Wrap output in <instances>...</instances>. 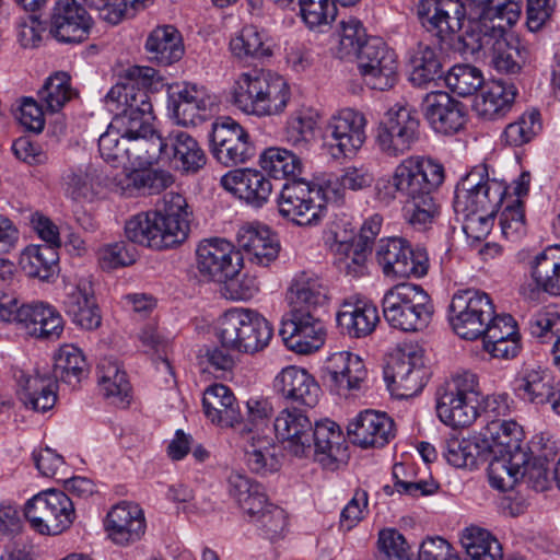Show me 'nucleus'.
I'll return each mask as SVG.
<instances>
[{
	"label": "nucleus",
	"mask_w": 560,
	"mask_h": 560,
	"mask_svg": "<svg viewBox=\"0 0 560 560\" xmlns=\"http://www.w3.org/2000/svg\"><path fill=\"white\" fill-rule=\"evenodd\" d=\"M190 215L185 197L170 192L163 210L133 215L126 222L125 234L132 243L153 249L171 248L187 238Z\"/></svg>",
	"instance_id": "nucleus-1"
},
{
	"label": "nucleus",
	"mask_w": 560,
	"mask_h": 560,
	"mask_svg": "<svg viewBox=\"0 0 560 560\" xmlns=\"http://www.w3.org/2000/svg\"><path fill=\"white\" fill-rule=\"evenodd\" d=\"M470 19L464 32L457 35L459 30H454L447 37L439 34H430L436 38L441 49H448L464 56H474L480 51L487 55L495 38L517 22L521 15V7L514 2L504 7L498 2L494 8L476 14Z\"/></svg>",
	"instance_id": "nucleus-2"
},
{
	"label": "nucleus",
	"mask_w": 560,
	"mask_h": 560,
	"mask_svg": "<svg viewBox=\"0 0 560 560\" xmlns=\"http://www.w3.org/2000/svg\"><path fill=\"white\" fill-rule=\"evenodd\" d=\"M272 335L270 323L249 308H230L218 318L215 325V336L222 347L240 353L254 354L261 351Z\"/></svg>",
	"instance_id": "nucleus-3"
},
{
	"label": "nucleus",
	"mask_w": 560,
	"mask_h": 560,
	"mask_svg": "<svg viewBox=\"0 0 560 560\" xmlns=\"http://www.w3.org/2000/svg\"><path fill=\"white\" fill-rule=\"evenodd\" d=\"M383 315L388 325L405 332L424 329L434 313L429 294L418 284L394 285L383 296Z\"/></svg>",
	"instance_id": "nucleus-4"
},
{
	"label": "nucleus",
	"mask_w": 560,
	"mask_h": 560,
	"mask_svg": "<svg viewBox=\"0 0 560 560\" xmlns=\"http://www.w3.org/2000/svg\"><path fill=\"white\" fill-rule=\"evenodd\" d=\"M479 383L475 373H457L436 392V412L440 420L453 428H465L478 417Z\"/></svg>",
	"instance_id": "nucleus-5"
},
{
	"label": "nucleus",
	"mask_w": 560,
	"mask_h": 560,
	"mask_svg": "<svg viewBox=\"0 0 560 560\" xmlns=\"http://www.w3.org/2000/svg\"><path fill=\"white\" fill-rule=\"evenodd\" d=\"M506 186L489 178L486 166H477L456 185L453 208L456 215L485 212L495 214L503 203Z\"/></svg>",
	"instance_id": "nucleus-6"
},
{
	"label": "nucleus",
	"mask_w": 560,
	"mask_h": 560,
	"mask_svg": "<svg viewBox=\"0 0 560 560\" xmlns=\"http://www.w3.org/2000/svg\"><path fill=\"white\" fill-rule=\"evenodd\" d=\"M444 178L443 165L430 159L406 196V218L416 230L425 231L438 222L442 208L433 194L443 184Z\"/></svg>",
	"instance_id": "nucleus-7"
},
{
	"label": "nucleus",
	"mask_w": 560,
	"mask_h": 560,
	"mask_svg": "<svg viewBox=\"0 0 560 560\" xmlns=\"http://www.w3.org/2000/svg\"><path fill=\"white\" fill-rule=\"evenodd\" d=\"M493 314L494 305L490 296L476 289L456 291L448 307L454 332L466 340L481 338Z\"/></svg>",
	"instance_id": "nucleus-8"
},
{
	"label": "nucleus",
	"mask_w": 560,
	"mask_h": 560,
	"mask_svg": "<svg viewBox=\"0 0 560 560\" xmlns=\"http://www.w3.org/2000/svg\"><path fill=\"white\" fill-rule=\"evenodd\" d=\"M24 514L36 532L47 535L61 534L75 518L71 498L55 489L43 491L30 499Z\"/></svg>",
	"instance_id": "nucleus-9"
},
{
	"label": "nucleus",
	"mask_w": 560,
	"mask_h": 560,
	"mask_svg": "<svg viewBox=\"0 0 560 560\" xmlns=\"http://www.w3.org/2000/svg\"><path fill=\"white\" fill-rule=\"evenodd\" d=\"M365 116L353 108L335 113L325 127L323 148L331 159L353 158L366 140Z\"/></svg>",
	"instance_id": "nucleus-10"
},
{
	"label": "nucleus",
	"mask_w": 560,
	"mask_h": 560,
	"mask_svg": "<svg viewBox=\"0 0 560 560\" xmlns=\"http://www.w3.org/2000/svg\"><path fill=\"white\" fill-rule=\"evenodd\" d=\"M376 258L386 277L421 278L428 273L429 257L422 247L412 248L410 244L400 237L381 240Z\"/></svg>",
	"instance_id": "nucleus-11"
},
{
	"label": "nucleus",
	"mask_w": 560,
	"mask_h": 560,
	"mask_svg": "<svg viewBox=\"0 0 560 560\" xmlns=\"http://www.w3.org/2000/svg\"><path fill=\"white\" fill-rule=\"evenodd\" d=\"M210 144L213 156L224 166L244 164L256 153L247 130L230 117L213 124Z\"/></svg>",
	"instance_id": "nucleus-12"
},
{
	"label": "nucleus",
	"mask_w": 560,
	"mask_h": 560,
	"mask_svg": "<svg viewBox=\"0 0 560 560\" xmlns=\"http://www.w3.org/2000/svg\"><path fill=\"white\" fill-rule=\"evenodd\" d=\"M384 373L393 394L399 398L413 397L423 389L428 381L422 350H400L392 358Z\"/></svg>",
	"instance_id": "nucleus-13"
},
{
	"label": "nucleus",
	"mask_w": 560,
	"mask_h": 560,
	"mask_svg": "<svg viewBox=\"0 0 560 560\" xmlns=\"http://www.w3.org/2000/svg\"><path fill=\"white\" fill-rule=\"evenodd\" d=\"M419 120L406 106L389 108L377 127L376 143L388 156H398L409 151L418 140Z\"/></svg>",
	"instance_id": "nucleus-14"
},
{
	"label": "nucleus",
	"mask_w": 560,
	"mask_h": 560,
	"mask_svg": "<svg viewBox=\"0 0 560 560\" xmlns=\"http://www.w3.org/2000/svg\"><path fill=\"white\" fill-rule=\"evenodd\" d=\"M155 75L156 71L151 67L128 68L122 81L107 93V102L116 103L117 112L153 113L149 90Z\"/></svg>",
	"instance_id": "nucleus-15"
},
{
	"label": "nucleus",
	"mask_w": 560,
	"mask_h": 560,
	"mask_svg": "<svg viewBox=\"0 0 560 560\" xmlns=\"http://www.w3.org/2000/svg\"><path fill=\"white\" fill-rule=\"evenodd\" d=\"M196 256L200 275L217 282L233 279L243 266L241 252L223 238L202 241L197 247Z\"/></svg>",
	"instance_id": "nucleus-16"
},
{
	"label": "nucleus",
	"mask_w": 560,
	"mask_h": 560,
	"mask_svg": "<svg viewBox=\"0 0 560 560\" xmlns=\"http://www.w3.org/2000/svg\"><path fill=\"white\" fill-rule=\"evenodd\" d=\"M277 206L282 218L296 225H315L324 215V207L316 201L315 188L310 183L288 180L278 198Z\"/></svg>",
	"instance_id": "nucleus-17"
},
{
	"label": "nucleus",
	"mask_w": 560,
	"mask_h": 560,
	"mask_svg": "<svg viewBox=\"0 0 560 560\" xmlns=\"http://www.w3.org/2000/svg\"><path fill=\"white\" fill-rule=\"evenodd\" d=\"M285 346L296 353L317 351L325 341V326L315 312L292 308L281 322L279 330Z\"/></svg>",
	"instance_id": "nucleus-18"
},
{
	"label": "nucleus",
	"mask_w": 560,
	"mask_h": 560,
	"mask_svg": "<svg viewBox=\"0 0 560 560\" xmlns=\"http://www.w3.org/2000/svg\"><path fill=\"white\" fill-rule=\"evenodd\" d=\"M354 58L371 89L385 91L395 85L398 78L396 55L381 38H371Z\"/></svg>",
	"instance_id": "nucleus-19"
},
{
	"label": "nucleus",
	"mask_w": 560,
	"mask_h": 560,
	"mask_svg": "<svg viewBox=\"0 0 560 560\" xmlns=\"http://www.w3.org/2000/svg\"><path fill=\"white\" fill-rule=\"evenodd\" d=\"M215 104V97L203 85L184 82L168 89L167 109L176 124L185 127L203 121Z\"/></svg>",
	"instance_id": "nucleus-20"
},
{
	"label": "nucleus",
	"mask_w": 560,
	"mask_h": 560,
	"mask_svg": "<svg viewBox=\"0 0 560 560\" xmlns=\"http://www.w3.org/2000/svg\"><path fill=\"white\" fill-rule=\"evenodd\" d=\"M173 183V175L165 170L141 168L107 175L105 185L121 196L135 197L160 194Z\"/></svg>",
	"instance_id": "nucleus-21"
},
{
	"label": "nucleus",
	"mask_w": 560,
	"mask_h": 560,
	"mask_svg": "<svg viewBox=\"0 0 560 560\" xmlns=\"http://www.w3.org/2000/svg\"><path fill=\"white\" fill-rule=\"evenodd\" d=\"M92 19L78 1L56 0L49 33L60 43H81L89 37Z\"/></svg>",
	"instance_id": "nucleus-22"
},
{
	"label": "nucleus",
	"mask_w": 560,
	"mask_h": 560,
	"mask_svg": "<svg viewBox=\"0 0 560 560\" xmlns=\"http://www.w3.org/2000/svg\"><path fill=\"white\" fill-rule=\"evenodd\" d=\"M514 392L524 401L545 405L560 415V382L541 368L524 369L514 380Z\"/></svg>",
	"instance_id": "nucleus-23"
},
{
	"label": "nucleus",
	"mask_w": 560,
	"mask_h": 560,
	"mask_svg": "<svg viewBox=\"0 0 560 560\" xmlns=\"http://www.w3.org/2000/svg\"><path fill=\"white\" fill-rule=\"evenodd\" d=\"M273 389L284 400L313 408L320 396V387L313 375L305 369L287 366L273 380Z\"/></svg>",
	"instance_id": "nucleus-24"
},
{
	"label": "nucleus",
	"mask_w": 560,
	"mask_h": 560,
	"mask_svg": "<svg viewBox=\"0 0 560 560\" xmlns=\"http://www.w3.org/2000/svg\"><path fill=\"white\" fill-rule=\"evenodd\" d=\"M222 187L254 208L266 205L272 192L271 180L254 168H236L221 177Z\"/></svg>",
	"instance_id": "nucleus-25"
},
{
	"label": "nucleus",
	"mask_w": 560,
	"mask_h": 560,
	"mask_svg": "<svg viewBox=\"0 0 560 560\" xmlns=\"http://www.w3.org/2000/svg\"><path fill=\"white\" fill-rule=\"evenodd\" d=\"M348 434L362 448L383 447L395 436L394 420L385 412L366 409L349 422Z\"/></svg>",
	"instance_id": "nucleus-26"
},
{
	"label": "nucleus",
	"mask_w": 560,
	"mask_h": 560,
	"mask_svg": "<svg viewBox=\"0 0 560 560\" xmlns=\"http://www.w3.org/2000/svg\"><path fill=\"white\" fill-rule=\"evenodd\" d=\"M324 369L330 389L338 395L360 390L368 377L361 358L348 351L329 355Z\"/></svg>",
	"instance_id": "nucleus-27"
},
{
	"label": "nucleus",
	"mask_w": 560,
	"mask_h": 560,
	"mask_svg": "<svg viewBox=\"0 0 560 560\" xmlns=\"http://www.w3.org/2000/svg\"><path fill=\"white\" fill-rule=\"evenodd\" d=\"M273 428L283 447L294 456H307L312 452V423L303 411L284 408L276 417Z\"/></svg>",
	"instance_id": "nucleus-28"
},
{
	"label": "nucleus",
	"mask_w": 560,
	"mask_h": 560,
	"mask_svg": "<svg viewBox=\"0 0 560 560\" xmlns=\"http://www.w3.org/2000/svg\"><path fill=\"white\" fill-rule=\"evenodd\" d=\"M236 243L247 259L257 266L268 267L279 255L280 245L270 229L261 223H244L236 232Z\"/></svg>",
	"instance_id": "nucleus-29"
},
{
	"label": "nucleus",
	"mask_w": 560,
	"mask_h": 560,
	"mask_svg": "<svg viewBox=\"0 0 560 560\" xmlns=\"http://www.w3.org/2000/svg\"><path fill=\"white\" fill-rule=\"evenodd\" d=\"M104 527L114 544L128 546L137 542L144 535L145 520L137 504L120 502L107 513Z\"/></svg>",
	"instance_id": "nucleus-30"
},
{
	"label": "nucleus",
	"mask_w": 560,
	"mask_h": 560,
	"mask_svg": "<svg viewBox=\"0 0 560 560\" xmlns=\"http://www.w3.org/2000/svg\"><path fill=\"white\" fill-rule=\"evenodd\" d=\"M418 15L429 34L447 37L454 30H462L465 7L459 0H421Z\"/></svg>",
	"instance_id": "nucleus-31"
},
{
	"label": "nucleus",
	"mask_w": 560,
	"mask_h": 560,
	"mask_svg": "<svg viewBox=\"0 0 560 560\" xmlns=\"http://www.w3.org/2000/svg\"><path fill=\"white\" fill-rule=\"evenodd\" d=\"M422 110L430 126L439 133L453 135L465 125L464 105L446 92L427 94Z\"/></svg>",
	"instance_id": "nucleus-32"
},
{
	"label": "nucleus",
	"mask_w": 560,
	"mask_h": 560,
	"mask_svg": "<svg viewBox=\"0 0 560 560\" xmlns=\"http://www.w3.org/2000/svg\"><path fill=\"white\" fill-rule=\"evenodd\" d=\"M63 307L72 322L84 329H95L101 325L102 317L89 277H82L75 284L67 287Z\"/></svg>",
	"instance_id": "nucleus-33"
},
{
	"label": "nucleus",
	"mask_w": 560,
	"mask_h": 560,
	"mask_svg": "<svg viewBox=\"0 0 560 560\" xmlns=\"http://www.w3.org/2000/svg\"><path fill=\"white\" fill-rule=\"evenodd\" d=\"M311 444L316 460L323 467L336 469L338 463L348 458V446L337 423L330 420L319 421L312 427Z\"/></svg>",
	"instance_id": "nucleus-34"
},
{
	"label": "nucleus",
	"mask_w": 560,
	"mask_h": 560,
	"mask_svg": "<svg viewBox=\"0 0 560 560\" xmlns=\"http://www.w3.org/2000/svg\"><path fill=\"white\" fill-rule=\"evenodd\" d=\"M166 160L183 173H197L206 165V153L199 142L183 130H172L166 135Z\"/></svg>",
	"instance_id": "nucleus-35"
},
{
	"label": "nucleus",
	"mask_w": 560,
	"mask_h": 560,
	"mask_svg": "<svg viewBox=\"0 0 560 560\" xmlns=\"http://www.w3.org/2000/svg\"><path fill=\"white\" fill-rule=\"evenodd\" d=\"M202 407L206 417L221 428H234L243 420L233 392L223 384L211 385L205 390Z\"/></svg>",
	"instance_id": "nucleus-36"
},
{
	"label": "nucleus",
	"mask_w": 560,
	"mask_h": 560,
	"mask_svg": "<svg viewBox=\"0 0 560 560\" xmlns=\"http://www.w3.org/2000/svg\"><path fill=\"white\" fill-rule=\"evenodd\" d=\"M429 161L430 158L424 156H409L402 160L389 178L377 180L375 189L378 199L390 202L397 195L406 198Z\"/></svg>",
	"instance_id": "nucleus-37"
},
{
	"label": "nucleus",
	"mask_w": 560,
	"mask_h": 560,
	"mask_svg": "<svg viewBox=\"0 0 560 560\" xmlns=\"http://www.w3.org/2000/svg\"><path fill=\"white\" fill-rule=\"evenodd\" d=\"M378 322L377 307L372 302L363 299L346 301L337 314L338 326L352 338H363L371 335Z\"/></svg>",
	"instance_id": "nucleus-38"
},
{
	"label": "nucleus",
	"mask_w": 560,
	"mask_h": 560,
	"mask_svg": "<svg viewBox=\"0 0 560 560\" xmlns=\"http://www.w3.org/2000/svg\"><path fill=\"white\" fill-rule=\"evenodd\" d=\"M517 94L513 83L492 80L476 96L474 109L485 119L494 120L504 117L512 108Z\"/></svg>",
	"instance_id": "nucleus-39"
},
{
	"label": "nucleus",
	"mask_w": 560,
	"mask_h": 560,
	"mask_svg": "<svg viewBox=\"0 0 560 560\" xmlns=\"http://www.w3.org/2000/svg\"><path fill=\"white\" fill-rule=\"evenodd\" d=\"M292 308L315 312L328 301V288L325 282L312 271L298 272L288 289Z\"/></svg>",
	"instance_id": "nucleus-40"
},
{
	"label": "nucleus",
	"mask_w": 560,
	"mask_h": 560,
	"mask_svg": "<svg viewBox=\"0 0 560 560\" xmlns=\"http://www.w3.org/2000/svg\"><path fill=\"white\" fill-rule=\"evenodd\" d=\"M18 394L26 408L36 412H46L57 401V383L48 375L22 374L19 378Z\"/></svg>",
	"instance_id": "nucleus-41"
},
{
	"label": "nucleus",
	"mask_w": 560,
	"mask_h": 560,
	"mask_svg": "<svg viewBox=\"0 0 560 560\" xmlns=\"http://www.w3.org/2000/svg\"><path fill=\"white\" fill-rule=\"evenodd\" d=\"M291 97L287 81L267 70L254 116L266 117L281 114Z\"/></svg>",
	"instance_id": "nucleus-42"
},
{
	"label": "nucleus",
	"mask_w": 560,
	"mask_h": 560,
	"mask_svg": "<svg viewBox=\"0 0 560 560\" xmlns=\"http://www.w3.org/2000/svg\"><path fill=\"white\" fill-rule=\"evenodd\" d=\"M145 48L152 59L164 66L178 61L184 54L180 34L171 25L160 26L152 31L147 39Z\"/></svg>",
	"instance_id": "nucleus-43"
},
{
	"label": "nucleus",
	"mask_w": 560,
	"mask_h": 560,
	"mask_svg": "<svg viewBox=\"0 0 560 560\" xmlns=\"http://www.w3.org/2000/svg\"><path fill=\"white\" fill-rule=\"evenodd\" d=\"M267 70L242 72L231 88V103L247 115H254Z\"/></svg>",
	"instance_id": "nucleus-44"
},
{
	"label": "nucleus",
	"mask_w": 560,
	"mask_h": 560,
	"mask_svg": "<svg viewBox=\"0 0 560 560\" xmlns=\"http://www.w3.org/2000/svg\"><path fill=\"white\" fill-rule=\"evenodd\" d=\"M410 80L421 86L442 74V61L433 47L423 42L418 43L408 52Z\"/></svg>",
	"instance_id": "nucleus-45"
},
{
	"label": "nucleus",
	"mask_w": 560,
	"mask_h": 560,
	"mask_svg": "<svg viewBox=\"0 0 560 560\" xmlns=\"http://www.w3.org/2000/svg\"><path fill=\"white\" fill-rule=\"evenodd\" d=\"M59 255L49 244L27 246L20 259L23 271L32 278L49 280L58 269Z\"/></svg>",
	"instance_id": "nucleus-46"
},
{
	"label": "nucleus",
	"mask_w": 560,
	"mask_h": 560,
	"mask_svg": "<svg viewBox=\"0 0 560 560\" xmlns=\"http://www.w3.org/2000/svg\"><path fill=\"white\" fill-rule=\"evenodd\" d=\"M98 385L106 398L113 404L127 406L130 396V383L126 372L110 359H102L97 365Z\"/></svg>",
	"instance_id": "nucleus-47"
},
{
	"label": "nucleus",
	"mask_w": 560,
	"mask_h": 560,
	"mask_svg": "<svg viewBox=\"0 0 560 560\" xmlns=\"http://www.w3.org/2000/svg\"><path fill=\"white\" fill-rule=\"evenodd\" d=\"M536 284L551 295H560V247H548L532 261Z\"/></svg>",
	"instance_id": "nucleus-48"
},
{
	"label": "nucleus",
	"mask_w": 560,
	"mask_h": 560,
	"mask_svg": "<svg viewBox=\"0 0 560 560\" xmlns=\"http://www.w3.org/2000/svg\"><path fill=\"white\" fill-rule=\"evenodd\" d=\"M230 50L238 59L268 58L272 55V43L267 32L254 25H246L231 38Z\"/></svg>",
	"instance_id": "nucleus-49"
},
{
	"label": "nucleus",
	"mask_w": 560,
	"mask_h": 560,
	"mask_svg": "<svg viewBox=\"0 0 560 560\" xmlns=\"http://www.w3.org/2000/svg\"><path fill=\"white\" fill-rule=\"evenodd\" d=\"M460 544L471 560H500L502 545L490 532L469 526L460 533Z\"/></svg>",
	"instance_id": "nucleus-50"
},
{
	"label": "nucleus",
	"mask_w": 560,
	"mask_h": 560,
	"mask_svg": "<svg viewBox=\"0 0 560 560\" xmlns=\"http://www.w3.org/2000/svg\"><path fill=\"white\" fill-rule=\"evenodd\" d=\"M245 460L248 468L256 474L265 475L278 470L279 460L272 439L265 434H253L247 438Z\"/></svg>",
	"instance_id": "nucleus-51"
},
{
	"label": "nucleus",
	"mask_w": 560,
	"mask_h": 560,
	"mask_svg": "<svg viewBox=\"0 0 560 560\" xmlns=\"http://www.w3.org/2000/svg\"><path fill=\"white\" fill-rule=\"evenodd\" d=\"M88 374V364L81 350L72 345L62 346L55 355L54 377L77 387Z\"/></svg>",
	"instance_id": "nucleus-52"
},
{
	"label": "nucleus",
	"mask_w": 560,
	"mask_h": 560,
	"mask_svg": "<svg viewBox=\"0 0 560 560\" xmlns=\"http://www.w3.org/2000/svg\"><path fill=\"white\" fill-rule=\"evenodd\" d=\"M264 172L276 179L296 177L302 171V162L296 153L284 148L270 147L259 158Z\"/></svg>",
	"instance_id": "nucleus-53"
},
{
	"label": "nucleus",
	"mask_w": 560,
	"mask_h": 560,
	"mask_svg": "<svg viewBox=\"0 0 560 560\" xmlns=\"http://www.w3.org/2000/svg\"><path fill=\"white\" fill-rule=\"evenodd\" d=\"M528 457L516 466L513 456L492 455L488 467L490 485L501 491L513 489L520 478L524 477Z\"/></svg>",
	"instance_id": "nucleus-54"
},
{
	"label": "nucleus",
	"mask_w": 560,
	"mask_h": 560,
	"mask_svg": "<svg viewBox=\"0 0 560 560\" xmlns=\"http://www.w3.org/2000/svg\"><path fill=\"white\" fill-rule=\"evenodd\" d=\"M77 95L66 72H56L50 75L38 91V101L47 113H58L68 102Z\"/></svg>",
	"instance_id": "nucleus-55"
},
{
	"label": "nucleus",
	"mask_w": 560,
	"mask_h": 560,
	"mask_svg": "<svg viewBox=\"0 0 560 560\" xmlns=\"http://www.w3.org/2000/svg\"><path fill=\"white\" fill-rule=\"evenodd\" d=\"M487 55L491 57L494 69L506 74L518 73L525 60L518 43L512 44L508 40L506 31L495 38Z\"/></svg>",
	"instance_id": "nucleus-56"
},
{
	"label": "nucleus",
	"mask_w": 560,
	"mask_h": 560,
	"mask_svg": "<svg viewBox=\"0 0 560 560\" xmlns=\"http://www.w3.org/2000/svg\"><path fill=\"white\" fill-rule=\"evenodd\" d=\"M316 119L308 110H296L287 120L283 139L299 152L308 150L316 127Z\"/></svg>",
	"instance_id": "nucleus-57"
},
{
	"label": "nucleus",
	"mask_w": 560,
	"mask_h": 560,
	"mask_svg": "<svg viewBox=\"0 0 560 560\" xmlns=\"http://www.w3.org/2000/svg\"><path fill=\"white\" fill-rule=\"evenodd\" d=\"M530 334L542 343L555 338L552 354L555 364L560 368V313L552 308L538 312L529 322Z\"/></svg>",
	"instance_id": "nucleus-58"
},
{
	"label": "nucleus",
	"mask_w": 560,
	"mask_h": 560,
	"mask_svg": "<svg viewBox=\"0 0 560 560\" xmlns=\"http://www.w3.org/2000/svg\"><path fill=\"white\" fill-rule=\"evenodd\" d=\"M371 248L355 241L340 242L337 245L338 268L347 276L359 278L368 273V258Z\"/></svg>",
	"instance_id": "nucleus-59"
},
{
	"label": "nucleus",
	"mask_w": 560,
	"mask_h": 560,
	"mask_svg": "<svg viewBox=\"0 0 560 560\" xmlns=\"http://www.w3.org/2000/svg\"><path fill=\"white\" fill-rule=\"evenodd\" d=\"M152 2L153 0H91L88 7L95 9L103 21L116 25L124 19L132 18L137 11Z\"/></svg>",
	"instance_id": "nucleus-60"
},
{
	"label": "nucleus",
	"mask_w": 560,
	"mask_h": 560,
	"mask_svg": "<svg viewBox=\"0 0 560 560\" xmlns=\"http://www.w3.org/2000/svg\"><path fill=\"white\" fill-rule=\"evenodd\" d=\"M370 39L359 19L349 16L341 20L339 23V57L354 58Z\"/></svg>",
	"instance_id": "nucleus-61"
},
{
	"label": "nucleus",
	"mask_w": 560,
	"mask_h": 560,
	"mask_svg": "<svg viewBox=\"0 0 560 560\" xmlns=\"http://www.w3.org/2000/svg\"><path fill=\"white\" fill-rule=\"evenodd\" d=\"M510 436L499 434V431L494 433H488L486 435L488 442V451L491 455H504L513 456L515 458V465L517 466L523 458L528 457L527 453L522 448V442L524 432L520 424H509Z\"/></svg>",
	"instance_id": "nucleus-62"
},
{
	"label": "nucleus",
	"mask_w": 560,
	"mask_h": 560,
	"mask_svg": "<svg viewBox=\"0 0 560 560\" xmlns=\"http://www.w3.org/2000/svg\"><path fill=\"white\" fill-rule=\"evenodd\" d=\"M541 130L540 114L538 110L525 112L517 120L509 124L502 135L506 144L521 147L530 142Z\"/></svg>",
	"instance_id": "nucleus-63"
},
{
	"label": "nucleus",
	"mask_w": 560,
	"mask_h": 560,
	"mask_svg": "<svg viewBox=\"0 0 560 560\" xmlns=\"http://www.w3.org/2000/svg\"><path fill=\"white\" fill-rule=\"evenodd\" d=\"M446 86L459 96L475 94L483 83L479 69L469 65L453 66L444 78Z\"/></svg>",
	"instance_id": "nucleus-64"
}]
</instances>
